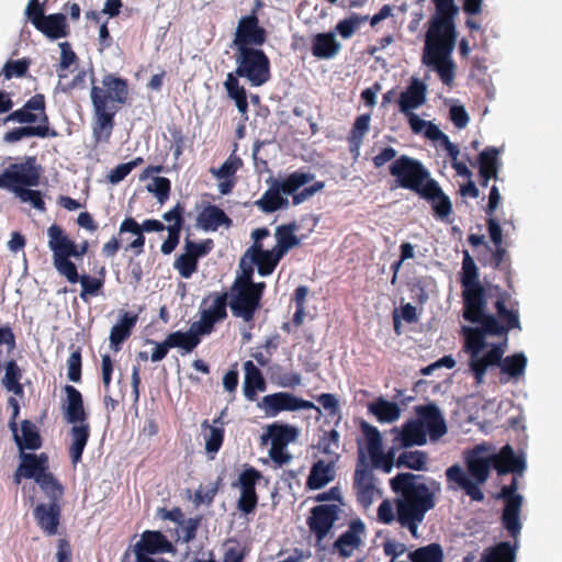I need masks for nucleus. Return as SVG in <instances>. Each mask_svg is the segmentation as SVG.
Listing matches in <instances>:
<instances>
[{"instance_id": "25", "label": "nucleus", "mask_w": 562, "mask_h": 562, "mask_svg": "<svg viewBox=\"0 0 562 562\" xmlns=\"http://www.w3.org/2000/svg\"><path fill=\"white\" fill-rule=\"evenodd\" d=\"M226 408H224L217 417H215L210 424L209 420H203L201 424L205 453L210 460L215 459V456L221 450L225 439V416Z\"/></svg>"}, {"instance_id": "47", "label": "nucleus", "mask_w": 562, "mask_h": 562, "mask_svg": "<svg viewBox=\"0 0 562 562\" xmlns=\"http://www.w3.org/2000/svg\"><path fill=\"white\" fill-rule=\"evenodd\" d=\"M227 95L235 101L238 111L246 114L248 111L247 93L243 86L239 85L238 76L228 72L224 82Z\"/></svg>"}, {"instance_id": "9", "label": "nucleus", "mask_w": 562, "mask_h": 562, "mask_svg": "<svg viewBox=\"0 0 562 562\" xmlns=\"http://www.w3.org/2000/svg\"><path fill=\"white\" fill-rule=\"evenodd\" d=\"M235 75L246 78L252 87H260L270 80V60L262 49L241 47L236 49Z\"/></svg>"}, {"instance_id": "26", "label": "nucleus", "mask_w": 562, "mask_h": 562, "mask_svg": "<svg viewBox=\"0 0 562 562\" xmlns=\"http://www.w3.org/2000/svg\"><path fill=\"white\" fill-rule=\"evenodd\" d=\"M417 420L425 427L431 440H438L447 434V424L441 411L435 403L415 407Z\"/></svg>"}, {"instance_id": "8", "label": "nucleus", "mask_w": 562, "mask_h": 562, "mask_svg": "<svg viewBox=\"0 0 562 562\" xmlns=\"http://www.w3.org/2000/svg\"><path fill=\"white\" fill-rule=\"evenodd\" d=\"M485 307L486 299L484 297L480 312H473L474 321L469 322L483 325L488 336H505L507 338L510 330L521 329L518 302L512 301L508 292L503 291L498 294L494 303L496 315L485 313Z\"/></svg>"}, {"instance_id": "41", "label": "nucleus", "mask_w": 562, "mask_h": 562, "mask_svg": "<svg viewBox=\"0 0 562 562\" xmlns=\"http://www.w3.org/2000/svg\"><path fill=\"white\" fill-rule=\"evenodd\" d=\"M297 229L299 225L295 221L279 225L274 233L277 244L273 248L284 256L290 249L299 246L300 239L295 235Z\"/></svg>"}, {"instance_id": "24", "label": "nucleus", "mask_w": 562, "mask_h": 562, "mask_svg": "<svg viewBox=\"0 0 562 562\" xmlns=\"http://www.w3.org/2000/svg\"><path fill=\"white\" fill-rule=\"evenodd\" d=\"M506 345L507 338L504 339V342L493 345L484 355L476 353L469 356V369L476 385H481L484 382L485 374L490 367L497 366V363L501 362V358L505 353Z\"/></svg>"}, {"instance_id": "51", "label": "nucleus", "mask_w": 562, "mask_h": 562, "mask_svg": "<svg viewBox=\"0 0 562 562\" xmlns=\"http://www.w3.org/2000/svg\"><path fill=\"white\" fill-rule=\"evenodd\" d=\"M516 549L517 543L502 541L485 550L482 560L483 562H515Z\"/></svg>"}, {"instance_id": "36", "label": "nucleus", "mask_w": 562, "mask_h": 562, "mask_svg": "<svg viewBox=\"0 0 562 562\" xmlns=\"http://www.w3.org/2000/svg\"><path fill=\"white\" fill-rule=\"evenodd\" d=\"M341 49L334 32L318 33L312 40V54L318 59H331Z\"/></svg>"}, {"instance_id": "4", "label": "nucleus", "mask_w": 562, "mask_h": 562, "mask_svg": "<svg viewBox=\"0 0 562 562\" xmlns=\"http://www.w3.org/2000/svg\"><path fill=\"white\" fill-rule=\"evenodd\" d=\"M315 175L310 171L296 170L279 179L269 177L266 182L268 189L255 205L266 214L286 209L290 204L288 195L292 196V204L300 205L325 188L324 181H315Z\"/></svg>"}, {"instance_id": "3", "label": "nucleus", "mask_w": 562, "mask_h": 562, "mask_svg": "<svg viewBox=\"0 0 562 562\" xmlns=\"http://www.w3.org/2000/svg\"><path fill=\"white\" fill-rule=\"evenodd\" d=\"M389 172L396 187L411 190L429 202L436 217L443 220L452 213L449 196L420 160L401 155L390 165Z\"/></svg>"}, {"instance_id": "13", "label": "nucleus", "mask_w": 562, "mask_h": 562, "mask_svg": "<svg viewBox=\"0 0 562 562\" xmlns=\"http://www.w3.org/2000/svg\"><path fill=\"white\" fill-rule=\"evenodd\" d=\"M518 482L516 477L512 479L508 485L501 488L497 497L504 499L505 505L502 514V525L514 539L520 533V510L522 506V496L517 494Z\"/></svg>"}, {"instance_id": "7", "label": "nucleus", "mask_w": 562, "mask_h": 562, "mask_svg": "<svg viewBox=\"0 0 562 562\" xmlns=\"http://www.w3.org/2000/svg\"><path fill=\"white\" fill-rule=\"evenodd\" d=\"M67 396L66 416L70 424H75L69 430L70 443L68 454L74 467L82 460L83 450L90 438V425L87 423L88 414L83 407L81 393L72 385H65Z\"/></svg>"}, {"instance_id": "20", "label": "nucleus", "mask_w": 562, "mask_h": 562, "mask_svg": "<svg viewBox=\"0 0 562 562\" xmlns=\"http://www.w3.org/2000/svg\"><path fill=\"white\" fill-rule=\"evenodd\" d=\"M93 106V121H92V137L95 144L108 143L111 138L115 122L114 117L117 113V108H108L101 103V100H94Z\"/></svg>"}, {"instance_id": "63", "label": "nucleus", "mask_w": 562, "mask_h": 562, "mask_svg": "<svg viewBox=\"0 0 562 562\" xmlns=\"http://www.w3.org/2000/svg\"><path fill=\"white\" fill-rule=\"evenodd\" d=\"M213 248L214 243L211 238L204 239L201 243H195L187 238L184 244V251L193 257L196 261H199L200 258L209 255Z\"/></svg>"}, {"instance_id": "32", "label": "nucleus", "mask_w": 562, "mask_h": 562, "mask_svg": "<svg viewBox=\"0 0 562 562\" xmlns=\"http://www.w3.org/2000/svg\"><path fill=\"white\" fill-rule=\"evenodd\" d=\"M337 460L330 459L328 462L324 460L316 461L310 471L306 480V487L315 491L321 490L336 476L335 463Z\"/></svg>"}, {"instance_id": "19", "label": "nucleus", "mask_w": 562, "mask_h": 562, "mask_svg": "<svg viewBox=\"0 0 562 562\" xmlns=\"http://www.w3.org/2000/svg\"><path fill=\"white\" fill-rule=\"evenodd\" d=\"M213 299L212 304L207 308L201 311V317L194 322L198 333L209 335L213 331L214 325L227 317V297L226 292H214L210 295Z\"/></svg>"}, {"instance_id": "2", "label": "nucleus", "mask_w": 562, "mask_h": 562, "mask_svg": "<svg viewBox=\"0 0 562 562\" xmlns=\"http://www.w3.org/2000/svg\"><path fill=\"white\" fill-rule=\"evenodd\" d=\"M431 2L435 12L427 22L422 63L435 70L441 82L451 88L457 70L452 53L458 40L456 18L459 14V7L456 0Z\"/></svg>"}, {"instance_id": "52", "label": "nucleus", "mask_w": 562, "mask_h": 562, "mask_svg": "<svg viewBox=\"0 0 562 562\" xmlns=\"http://www.w3.org/2000/svg\"><path fill=\"white\" fill-rule=\"evenodd\" d=\"M463 333L464 351L469 353V356L481 353L486 346L485 336L488 335L484 330V326L481 325L480 328L464 327Z\"/></svg>"}, {"instance_id": "55", "label": "nucleus", "mask_w": 562, "mask_h": 562, "mask_svg": "<svg viewBox=\"0 0 562 562\" xmlns=\"http://www.w3.org/2000/svg\"><path fill=\"white\" fill-rule=\"evenodd\" d=\"M36 483L49 498V503H59L64 495V486L58 482L53 473L48 472L47 474H42L41 479H37Z\"/></svg>"}, {"instance_id": "31", "label": "nucleus", "mask_w": 562, "mask_h": 562, "mask_svg": "<svg viewBox=\"0 0 562 562\" xmlns=\"http://www.w3.org/2000/svg\"><path fill=\"white\" fill-rule=\"evenodd\" d=\"M492 465L498 474L509 472L520 473L525 469V461L515 454L514 449L509 445H505L498 453L491 456Z\"/></svg>"}, {"instance_id": "49", "label": "nucleus", "mask_w": 562, "mask_h": 562, "mask_svg": "<svg viewBox=\"0 0 562 562\" xmlns=\"http://www.w3.org/2000/svg\"><path fill=\"white\" fill-rule=\"evenodd\" d=\"M527 361V357L522 352H517L505 358L502 357L497 367H499L501 373L512 379H518L525 374Z\"/></svg>"}, {"instance_id": "40", "label": "nucleus", "mask_w": 562, "mask_h": 562, "mask_svg": "<svg viewBox=\"0 0 562 562\" xmlns=\"http://www.w3.org/2000/svg\"><path fill=\"white\" fill-rule=\"evenodd\" d=\"M297 436V429L293 426L273 423L267 427V432L262 435V443L268 440L271 441V446H283L286 447L290 442L294 441Z\"/></svg>"}, {"instance_id": "34", "label": "nucleus", "mask_w": 562, "mask_h": 562, "mask_svg": "<svg viewBox=\"0 0 562 562\" xmlns=\"http://www.w3.org/2000/svg\"><path fill=\"white\" fill-rule=\"evenodd\" d=\"M198 225L205 232H215L221 226L229 228L232 218L218 206L209 204L198 215Z\"/></svg>"}, {"instance_id": "18", "label": "nucleus", "mask_w": 562, "mask_h": 562, "mask_svg": "<svg viewBox=\"0 0 562 562\" xmlns=\"http://www.w3.org/2000/svg\"><path fill=\"white\" fill-rule=\"evenodd\" d=\"M231 291L229 307L233 315L241 317L245 322H252L256 312L261 306L260 300L248 286L232 285Z\"/></svg>"}, {"instance_id": "58", "label": "nucleus", "mask_w": 562, "mask_h": 562, "mask_svg": "<svg viewBox=\"0 0 562 562\" xmlns=\"http://www.w3.org/2000/svg\"><path fill=\"white\" fill-rule=\"evenodd\" d=\"M262 479V474L254 467H248L238 476L240 493L257 494L256 485Z\"/></svg>"}, {"instance_id": "62", "label": "nucleus", "mask_w": 562, "mask_h": 562, "mask_svg": "<svg viewBox=\"0 0 562 562\" xmlns=\"http://www.w3.org/2000/svg\"><path fill=\"white\" fill-rule=\"evenodd\" d=\"M31 65V60L27 58H22L18 60H8L3 69L1 71V75L4 77V79L9 80L13 77H23L29 70V67Z\"/></svg>"}, {"instance_id": "17", "label": "nucleus", "mask_w": 562, "mask_h": 562, "mask_svg": "<svg viewBox=\"0 0 562 562\" xmlns=\"http://www.w3.org/2000/svg\"><path fill=\"white\" fill-rule=\"evenodd\" d=\"M267 41L266 30L259 25V20L255 12L249 15L243 16L235 33L233 41L236 49L241 47L261 46Z\"/></svg>"}, {"instance_id": "22", "label": "nucleus", "mask_w": 562, "mask_h": 562, "mask_svg": "<svg viewBox=\"0 0 562 562\" xmlns=\"http://www.w3.org/2000/svg\"><path fill=\"white\" fill-rule=\"evenodd\" d=\"M339 507L335 504L317 505L312 508L307 518L310 530L315 535L317 541H322L338 519Z\"/></svg>"}, {"instance_id": "14", "label": "nucleus", "mask_w": 562, "mask_h": 562, "mask_svg": "<svg viewBox=\"0 0 562 562\" xmlns=\"http://www.w3.org/2000/svg\"><path fill=\"white\" fill-rule=\"evenodd\" d=\"M267 416L274 417L281 412H296L300 409H314L321 414V408L313 402L295 396L289 392H277L266 395L258 403Z\"/></svg>"}, {"instance_id": "38", "label": "nucleus", "mask_w": 562, "mask_h": 562, "mask_svg": "<svg viewBox=\"0 0 562 562\" xmlns=\"http://www.w3.org/2000/svg\"><path fill=\"white\" fill-rule=\"evenodd\" d=\"M245 380H244V394L249 401H255L257 392L266 390V381L261 371L248 360L244 363Z\"/></svg>"}, {"instance_id": "5", "label": "nucleus", "mask_w": 562, "mask_h": 562, "mask_svg": "<svg viewBox=\"0 0 562 562\" xmlns=\"http://www.w3.org/2000/svg\"><path fill=\"white\" fill-rule=\"evenodd\" d=\"M9 122L27 124L14 127L3 135L5 143H18L26 137H57L58 132L49 126V119L46 113L45 97L36 93L31 97L22 108L11 111L5 117L0 119V125Z\"/></svg>"}, {"instance_id": "10", "label": "nucleus", "mask_w": 562, "mask_h": 562, "mask_svg": "<svg viewBox=\"0 0 562 562\" xmlns=\"http://www.w3.org/2000/svg\"><path fill=\"white\" fill-rule=\"evenodd\" d=\"M461 285L463 299V318L474 321V313H479L482 307L485 290L479 280V271L473 258L468 250L463 251Z\"/></svg>"}, {"instance_id": "29", "label": "nucleus", "mask_w": 562, "mask_h": 562, "mask_svg": "<svg viewBox=\"0 0 562 562\" xmlns=\"http://www.w3.org/2000/svg\"><path fill=\"white\" fill-rule=\"evenodd\" d=\"M245 257H249L251 262L258 268L261 277L270 276L283 258L274 248L265 250L262 245H251L245 252Z\"/></svg>"}, {"instance_id": "42", "label": "nucleus", "mask_w": 562, "mask_h": 562, "mask_svg": "<svg viewBox=\"0 0 562 562\" xmlns=\"http://www.w3.org/2000/svg\"><path fill=\"white\" fill-rule=\"evenodd\" d=\"M401 445L405 448L417 445L423 446L427 441L425 427L417 420H408L402 426L398 434Z\"/></svg>"}, {"instance_id": "64", "label": "nucleus", "mask_w": 562, "mask_h": 562, "mask_svg": "<svg viewBox=\"0 0 562 562\" xmlns=\"http://www.w3.org/2000/svg\"><path fill=\"white\" fill-rule=\"evenodd\" d=\"M198 262L199 261H196L193 257L184 251L179 257H177L173 262V267L182 278L189 279L194 272H196Z\"/></svg>"}, {"instance_id": "37", "label": "nucleus", "mask_w": 562, "mask_h": 562, "mask_svg": "<svg viewBox=\"0 0 562 562\" xmlns=\"http://www.w3.org/2000/svg\"><path fill=\"white\" fill-rule=\"evenodd\" d=\"M36 30L50 40L67 37L70 33L66 15L63 13L46 15Z\"/></svg>"}, {"instance_id": "57", "label": "nucleus", "mask_w": 562, "mask_h": 562, "mask_svg": "<svg viewBox=\"0 0 562 562\" xmlns=\"http://www.w3.org/2000/svg\"><path fill=\"white\" fill-rule=\"evenodd\" d=\"M368 19H369V15H360V14L353 12L349 16L345 18L344 20H340L336 24L335 31L342 38H350L357 32V30L360 27V25L368 21Z\"/></svg>"}, {"instance_id": "30", "label": "nucleus", "mask_w": 562, "mask_h": 562, "mask_svg": "<svg viewBox=\"0 0 562 562\" xmlns=\"http://www.w3.org/2000/svg\"><path fill=\"white\" fill-rule=\"evenodd\" d=\"M366 526L360 519L352 520L349 528L334 542V548L342 558L352 555L355 549H358L362 541L361 535L364 532Z\"/></svg>"}, {"instance_id": "35", "label": "nucleus", "mask_w": 562, "mask_h": 562, "mask_svg": "<svg viewBox=\"0 0 562 562\" xmlns=\"http://www.w3.org/2000/svg\"><path fill=\"white\" fill-rule=\"evenodd\" d=\"M60 276L65 277L69 283L75 284L77 282H80V284H81L80 297L83 301H87L89 295H91V296L98 295L104 284L103 278H93V277H90L89 274L80 276L78 273V269H77L76 265L72 266V270L70 272L64 271L63 273H60Z\"/></svg>"}, {"instance_id": "12", "label": "nucleus", "mask_w": 562, "mask_h": 562, "mask_svg": "<svg viewBox=\"0 0 562 562\" xmlns=\"http://www.w3.org/2000/svg\"><path fill=\"white\" fill-rule=\"evenodd\" d=\"M102 86L94 85V80L92 81V87L90 91L91 102L94 103V100H101L104 106H112L121 109L124 105L130 95L128 82L126 79L117 77L114 74H106L102 78Z\"/></svg>"}, {"instance_id": "50", "label": "nucleus", "mask_w": 562, "mask_h": 562, "mask_svg": "<svg viewBox=\"0 0 562 562\" xmlns=\"http://www.w3.org/2000/svg\"><path fill=\"white\" fill-rule=\"evenodd\" d=\"M21 431L22 437L18 436L16 430L14 431V437L19 448L22 451L24 449L36 450L41 448L42 439L36 426L32 422L27 419L23 420L21 425Z\"/></svg>"}, {"instance_id": "60", "label": "nucleus", "mask_w": 562, "mask_h": 562, "mask_svg": "<svg viewBox=\"0 0 562 562\" xmlns=\"http://www.w3.org/2000/svg\"><path fill=\"white\" fill-rule=\"evenodd\" d=\"M340 435L337 430L331 429L325 431L319 438L318 447L323 453L331 456V459L338 460L339 454L335 452V449L339 447Z\"/></svg>"}, {"instance_id": "43", "label": "nucleus", "mask_w": 562, "mask_h": 562, "mask_svg": "<svg viewBox=\"0 0 562 562\" xmlns=\"http://www.w3.org/2000/svg\"><path fill=\"white\" fill-rule=\"evenodd\" d=\"M498 154L499 151L495 147H486L479 154L477 161L480 178H492L494 180L498 179Z\"/></svg>"}, {"instance_id": "59", "label": "nucleus", "mask_w": 562, "mask_h": 562, "mask_svg": "<svg viewBox=\"0 0 562 562\" xmlns=\"http://www.w3.org/2000/svg\"><path fill=\"white\" fill-rule=\"evenodd\" d=\"M243 166V160L240 157H238L237 155L235 154H232L224 162L223 165L215 169V168H211V173L217 178V179H222V178H232V179H235V175L236 172L238 171V169H240Z\"/></svg>"}, {"instance_id": "56", "label": "nucleus", "mask_w": 562, "mask_h": 562, "mask_svg": "<svg viewBox=\"0 0 562 562\" xmlns=\"http://www.w3.org/2000/svg\"><path fill=\"white\" fill-rule=\"evenodd\" d=\"M427 462V453L424 451H404L402 452L397 460V468H407L415 471H420L425 469Z\"/></svg>"}, {"instance_id": "39", "label": "nucleus", "mask_w": 562, "mask_h": 562, "mask_svg": "<svg viewBox=\"0 0 562 562\" xmlns=\"http://www.w3.org/2000/svg\"><path fill=\"white\" fill-rule=\"evenodd\" d=\"M203 335L204 334L198 333V329L194 327L193 323L188 331L177 330L170 333L166 338L170 348H180L183 350V355L192 352L201 341L200 336Z\"/></svg>"}, {"instance_id": "45", "label": "nucleus", "mask_w": 562, "mask_h": 562, "mask_svg": "<svg viewBox=\"0 0 562 562\" xmlns=\"http://www.w3.org/2000/svg\"><path fill=\"white\" fill-rule=\"evenodd\" d=\"M369 412L375 416L380 423H394L401 416L400 406L383 397L369 404Z\"/></svg>"}, {"instance_id": "44", "label": "nucleus", "mask_w": 562, "mask_h": 562, "mask_svg": "<svg viewBox=\"0 0 562 562\" xmlns=\"http://www.w3.org/2000/svg\"><path fill=\"white\" fill-rule=\"evenodd\" d=\"M137 322V315L125 313L120 322L115 324L110 333V344L114 350H120L121 345L131 336L132 329Z\"/></svg>"}, {"instance_id": "53", "label": "nucleus", "mask_w": 562, "mask_h": 562, "mask_svg": "<svg viewBox=\"0 0 562 562\" xmlns=\"http://www.w3.org/2000/svg\"><path fill=\"white\" fill-rule=\"evenodd\" d=\"M22 378V370L15 360H10L5 364V373L2 378V385L14 395L21 396L23 394V385L20 383Z\"/></svg>"}, {"instance_id": "54", "label": "nucleus", "mask_w": 562, "mask_h": 562, "mask_svg": "<svg viewBox=\"0 0 562 562\" xmlns=\"http://www.w3.org/2000/svg\"><path fill=\"white\" fill-rule=\"evenodd\" d=\"M411 562H443V550L439 543H430L408 553Z\"/></svg>"}, {"instance_id": "46", "label": "nucleus", "mask_w": 562, "mask_h": 562, "mask_svg": "<svg viewBox=\"0 0 562 562\" xmlns=\"http://www.w3.org/2000/svg\"><path fill=\"white\" fill-rule=\"evenodd\" d=\"M370 114H361L356 117L352 128L347 137L349 143V149L356 156L359 155V149L362 145L363 137L370 128Z\"/></svg>"}, {"instance_id": "1", "label": "nucleus", "mask_w": 562, "mask_h": 562, "mask_svg": "<svg viewBox=\"0 0 562 562\" xmlns=\"http://www.w3.org/2000/svg\"><path fill=\"white\" fill-rule=\"evenodd\" d=\"M390 487L395 494L394 507L390 499H384L378 507V520L384 525L396 520L417 538L419 525L436 506L440 484L420 474L401 472L390 480Z\"/></svg>"}, {"instance_id": "11", "label": "nucleus", "mask_w": 562, "mask_h": 562, "mask_svg": "<svg viewBox=\"0 0 562 562\" xmlns=\"http://www.w3.org/2000/svg\"><path fill=\"white\" fill-rule=\"evenodd\" d=\"M42 167L35 156H27L23 161L9 165L0 173V189L18 195L26 188L40 184Z\"/></svg>"}, {"instance_id": "27", "label": "nucleus", "mask_w": 562, "mask_h": 562, "mask_svg": "<svg viewBox=\"0 0 562 562\" xmlns=\"http://www.w3.org/2000/svg\"><path fill=\"white\" fill-rule=\"evenodd\" d=\"M34 519L40 529L46 536H54L58 532L61 518L59 503H41L33 509Z\"/></svg>"}, {"instance_id": "16", "label": "nucleus", "mask_w": 562, "mask_h": 562, "mask_svg": "<svg viewBox=\"0 0 562 562\" xmlns=\"http://www.w3.org/2000/svg\"><path fill=\"white\" fill-rule=\"evenodd\" d=\"M361 430L366 437L368 452L371 458L372 464L376 469H381L385 473H390L396 461H394L395 452L392 448L386 453L382 450V437L376 427L363 422Z\"/></svg>"}, {"instance_id": "48", "label": "nucleus", "mask_w": 562, "mask_h": 562, "mask_svg": "<svg viewBox=\"0 0 562 562\" xmlns=\"http://www.w3.org/2000/svg\"><path fill=\"white\" fill-rule=\"evenodd\" d=\"M131 233L135 236V239L128 243L125 247V251H133L135 256H139L144 251L145 236L140 234L138 223L134 217H126L120 225V235Z\"/></svg>"}, {"instance_id": "28", "label": "nucleus", "mask_w": 562, "mask_h": 562, "mask_svg": "<svg viewBox=\"0 0 562 562\" xmlns=\"http://www.w3.org/2000/svg\"><path fill=\"white\" fill-rule=\"evenodd\" d=\"M427 87L418 78H412L408 86L401 92L397 104L403 114L412 113L426 102Z\"/></svg>"}, {"instance_id": "61", "label": "nucleus", "mask_w": 562, "mask_h": 562, "mask_svg": "<svg viewBox=\"0 0 562 562\" xmlns=\"http://www.w3.org/2000/svg\"><path fill=\"white\" fill-rule=\"evenodd\" d=\"M147 191L153 193L160 204H164L169 199L171 182L166 177H155L153 183L147 186Z\"/></svg>"}, {"instance_id": "21", "label": "nucleus", "mask_w": 562, "mask_h": 562, "mask_svg": "<svg viewBox=\"0 0 562 562\" xmlns=\"http://www.w3.org/2000/svg\"><path fill=\"white\" fill-rule=\"evenodd\" d=\"M175 546L168 538L157 530H145L140 535V539L134 544L135 562L139 561V557H149L160 553H175Z\"/></svg>"}, {"instance_id": "6", "label": "nucleus", "mask_w": 562, "mask_h": 562, "mask_svg": "<svg viewBox=\"0 0 562 562\" xmlns=\"http://www.w3.org/2000/svg\"><path fill=\"white\" fill-rule=\"evenodd\" d=\"M465 464L468 473L459 464H453L446 470V477L463 490L472 501L482 502L484 493L480 485L487 481L493 468L491 456L482 457L477 447L465 457Z\"/></svg>"}, {"instance_id": "15", "label": "nucleus", "mask_w": 562, "mask_h": 562, "mask_svg": "<svg viewBox=\"0 0 562 562\" xmlns=\"http://www.w3.org/2000/svg\"><path fill=\"white\" fill-rule=\"evenodd\" d=\"M47 246L53 254V265L60 274L64 271H71L76 265L69 260L74 240L69 238L65 229L58 224H52L47 228Z\"/></svg>"}, {"instance_id": "23", "label": "nucleus", "mask_w": 562, "mask_h": 562, "mask_svg": "<svg viewBox=\"0 0 562 562\" xmlns=\"http://www.w3.org/2000/svg\"><path fill=\"white\" fill-rule=\"evenodd\" d=\"M358 503L368 508L374 499L378 488L374 484V474L364 463L363 459L357 464L352 483Z\"/></svg>"}, {"instance_id": "33", "label": "nucleus", "mask_w": 562, "mask_h": 562, "mask_svg": "<svg viewBox=\"0 0 562 562\" xmlns=\"http://www.w3.org/2000/svg\"><path fill=\"white\" fill-rule=\"evenodd\" d=\"M21 463L19 465V472L25 479H33L35 482L41 479L42 474H47L49 471L48 457L46 453H21Z\"/></svg>"}]
</instances>
